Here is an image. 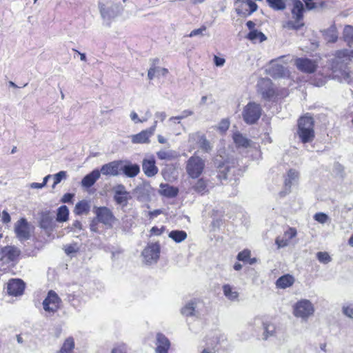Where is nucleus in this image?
Segmentation results:
<instances>
[{
	"label": "nucleus",
	"mask_w": 353,
	"mask_h": 353,
	"mask_svg": "<svg viewBox=\"0 0 353 353\" xmlns=\"http://www.w3.org/2000/svg\"><path fill=\"white\" fill-rule=\"evenodd\" d=\"M350 62L348 50L336 51L334 57L331 61V68L333 73L339 72L343 79L349 78L347 65Z\"/></svg>",
	"instance_id": "nucleus-1"
},
{
	"label": "nucleus",
	"mask_w": 353,
	"mask_h": 353,
	"mask_svg": "<svg viewBox=\"0 0 353 353\" xmlns=\"http://www.w3.org/2000/svg\"><path fill=\"white\" fill-rule=\"evenodd\" d=\"M297 134L303 143H310L314 140V119L312 117L304 116L299 119Z\"/></svg>",
	"instance_id": "nucleus-2"
},
{
	"label": "nucleus",
	"mask_w": 353,
	"mask_h": 353,
	"mask_svg": "<svg viewBox=\"0 0 353 353\" xmlns=\"http://www.w3.org/2000/svg\"><path fill=\"white\" fill-rule=\"evenodd\" d=\"M314 313L313 304L307 299H301L293 305V314L295 317L306 321Z\"/></svg>",
	"instance_id": "nucleus-3"
},
{
	"label": "nucleus",
	"mask_w": 353,
	"mask_h": 353,
	"mask_svg": "<svg viewBox=\"0 0 353 353\" xmlns=\"http://www.w3.org/2000/svg\"><path fill=\"white\" fill-rule=\"evenodd\" d=\"M262 114V108L255 102H249L243 108L242 117L245 123L252 125L256 123Z\"/></svg>",
	"instance_id": "nucleus-4"
},
{
	"label": "nucleus",
	"mask_w": 353,
	"mask_h": 353,
	"mask_svg": "<svg viewBox=\"0 0 353 353\" xmlns=\"http://www.w3.org/2000/svg\"><path fill=\"white\" fill-rule=\"evenodd\" d=\"M93 212L95 214L98 222L103 223L109 228H112L114 223L117 221V219L108 207L95 206Z\"/></svg>",
	"instance_id": "nucleus-5"
},
{
	"label": "nucleus",
	"mask_w": 353,
	"mask_h": 353,
	"mask_svg": "<svg viewBox=\"0 0 353 353\" xmlns=\"http://www.w3.org/2000/svg\"><path fill=\"white\" fill-rule=\"evenodd\" d=\"M205 168V161L199 157H191L187 161L186 171L192 179L200 176Z\"/></svg>",
	"instance_id": "nucleus-6"
},
{
	"label": "nucleus",
	"mask_w": 353,
	"mask_h": 353,
	"mask_svg": "<svg viewBox=\"0 0 353 353\" xmlns=\"http://www.w3.org/2000/svg\"><path fill=\"white\" fill-rule=\"evenodd\" d=\"M101 17L106 21V26H110L111 20L118 17L122 12V7L117 3L106 7L103 3L99 4Z\"/></svg>",
	"instance_id": "nucleus-7"
},
{
	"label": "nucleus",
	"mask_w": 353,
	"mask_h": 353,
	"mask_svg": "<svg viewBox=\"0 0 353 353\" xmlns=\"http://www.w3.org/2000/svg\"><path fill=\"white\" fill-rule=\"evenodd\" d=\"M61 303V300L58 294L54 291L50 290L42 305L45 312L51 315L59 310Z\"/></svg>",
	"instance_id": "nucleus-8"
},
{
	"label": "nucleus",
	"mask_w": 353,
	"mask_h": 353,
	"mask_svg": "<svg viewBox=\"0 0 353 353\" xmlns=\"http://www.w3.org/2000/svg\"><path fill=\"white\" fill-rule=\"evenodd\" d=\"M160 249L158 242L148 243L142 252L144 262L148 265L156 263L159 259Z\"/></svg>",
	"instance_id": "nucleus-9"
},
{
	"label": "nucleus",
	"mask_w": 353,
	"mask_h": 353,
	"mask_svg": "<svg viewBox=\"0 0 353 353\" xmlns=\"http://www.w3.org/2000/svg\"><path fill=\"white\" fill-rule=\"evenodd\" d=\"M112 191L114 192L113 199L116 204L122 208L126 207L131 196L130 192L126 190L125 187L123 184H118L113 187Z\"/></svg>",
	"instance_id": "nucleus-10"
},
{
	"label": "nucleus",
	"mask_w": 353,
	"mask_h": 353,
	"mask_svg": "<svg viewBox=\"0 0 353 353\" xmlns=\"http://www.w3.org/2000/svg\"><path fill=\"white\" fill-rule=\"evenodd\" d=\"M14 232L17 237L21 241H26L30 238V224L26 219L21 218L15 223Z\"/></svg>",
	"instance_id": "nucleus-11"
},
{
	"label": "nucleus",
	"mask_w": 353,
	"mask_h": 353,
	"mask_svg": "<svg viewBox=\"0 0 353 353\" xmlns=\"http://www.w3.org/2000/svg\"><path fill=\"white\" fill-rule=\"evenodd\" d=\"M157 121H154V124L149 128L142 130L137 134L132 135L131 141L133 143H148L150 137H151L156 130Z\"/></svg>",
	"instance_id": "nucleus-12"
},
{
	"label": "nucleus",
	"mask_w": 353,
	"mask_h": 353,
	"mask_svg": "<svg viewBox=\"0 0 353 353\" xmlns=\"http://www.w3.org/2000/svg\"><path fill=\"white\" fill-rule=\"evenodd\" d=\"M20 253V250L14 246H5L1 248L0 252L1 261L6 263L14 261L19 257Z\"/></svg>",
	"instance_id": "nucleus-13"
},
{
	"label": "nucleus",
	"mask_w": 353,
	"mask_h": 353,
	"mask_svg": "<svg viewBox=\"0 0 353 353\" xmlns=\"http://www.w3.org/2000/svg\"><path fill=\"white\" fill-rule=\"evenodd\" d=\"M26 284L20 279H10L7 285V291L10 295L17 296L23 294Z\"/></svg>",
	"instance_id": "nucleus-14"
},
{
	"label": "nucleus",
	"mask_w": 353,
	"mask_h": 353,
	"mask_svg": "<svg viewBox=\"0 0 353 353\" xmlns=\"http://www.w3.org/2000/svg\"><path fill=\"white\" fill-rule=\"evenodd\" d=\"M75 290L73 288L68 289L66 292V301L74 308H78L81 305L83 292L80 288L77 287Z\"/></svg>",
	"instance_id": "nucleus-15"
},
{
	"label": "nucleus",
	"mask_w": 353,
	"mask_h": 353,
	"mask_svg": "<svg viewBox=\"0 0 353 353\" xmlns=\"http://www.w3.org/2000/svg\"><path fill=\"white\" fill-rule=\"evenodd\" d=\"M295 64L299 70L306 73H312L316 68V62L307 58L296 59Z\"/></svg>",
	"instance_id": "nucleus-16"
},
{
	"label": "nucleus",
	"mask_w": 353,
	"mask_h": 353,
	"mask_svg": "<svg viewBox=\"0 0 353 353\" xmlns=\"http://www.w3.org/2000/svg\"><path fill=\"white\" fill-rule=\"evenodd\" d=\"M269 74L274 78L285 77L288 75V70L285 67L272 60L268 70Z\"/></svg>",
	"instance_id": "nucleus-17"
},
{
	"label": "nucleus",
	"mask_w": 353,
	"mask_h": 353,
	"mask_svg": "<svg viewBox=\"0 0 353 353\" xmlns=\"http://www.w3.org/2000/svg\"><path fill=\"white\" fill-rule=\"evenodd\" d=\"M152 188L149 185L138 186L134 190L137 199L140 202H148L151 200Z\"/></svg>",
	"instance_id": "nucleus-18"
},
{
	"label": "nucleus",
	"mask_w": 353,
	"mask_h": 353,
	"mask_svg": "<svg viewBox=\"0 0 353 353\" xmlns=\"http://www.w3.org/2000/svg\"><path fill=\"white\" fill-rule=\"evenodd\" d=\"M190 137L194 141H196L199 145V148L205 152H210L212 146L210 141L207 140L205 136L199 132L192 134Z\"/></svg>",
	"instance_id": "nucleus-19"
},
{
	"label": "nucleus",
	"mask_w": 353,
	"mask_h": 353,
	"mask_svg": "<svg viewBox=\"0 0 353 353\" xmlns=\"http://www.w3.org/2000/svg\"><path fill=\"white\" fill-rule=\"evenodd\" d=\"M156 162L153 158L145 159L143 160L142 169L144 174L148 177H152L156 175L159 171L158 168L155 165Z\"/></svg>",
	"instance_id": "nucleus-20"
},
{
	"label": "nucleus",
	"mask_w": 353,
	"mask_h": 353,
	"mask_svg": "<svg viewBox=\"0 0 353 353\" xmlns=\"http://www.w3.org/2000/svg\"><path fill=\"white\" fill-rule=\"evenodd\" d=\"M39 226L41 227V228L47 231L53 230L55 226V223L54 221L53 217L50 215V212L49 211L43 212L41 213L39 221Z\"/></svg>",
	"instance_id": "nucleus-21"
},
{
	"label": "nucleus",
	"mask_w": 353,
	"mask_h": 353,
	"mask_svg": "<svg viewBox=\"0 0 353 353\" xmlns=\"http://www.w3.org/2000/svg\"><path fill=\"white\" fill-rule=\"evenodd\" d=\"M199 304H201L200 301L191 300L181 309L182 314L185 316H196L199 314L198 306Z\"/></svg>",
	"instance_id": "nucleus-22"
},
{
	"label": "nucleus",
	"mask_w": 353,
	"mask_h": 353,
	"mask_svg": "<svg viewBox=\"0 0 353 353\" xmlns=\"http://www.w3.org/2000/svg\"><path fill=\"white\" fill-rule=\"evenodd\" d=\"M170 343L168 339L161 333L157 334L156 353H168Z\"/></svg>",
	"instance_id": "nucleus-23"
},
{
	"label": "nucleus",
	"mask_w": 353,
	"mask_h": 353,
	"mask_svg": "<svg viewBox=\"0 0 353 353\" xmlns=\"http://www.w3.org/2000/svg\"><path fill=\"white\" fill-rule=\"evenodd\" d=\"M215 166L219 170V178L226 179L227 174L230 171V166L228 161H223L222 157H216L214 161Z\"/></svg>",
	"instance_id": "nucleus-24"
},
{
	"label": "nucleus",
	"mask_w": 353,
	"mask_h": 353,
	"mask_svg": "<svg viewBox=\"0 0 353 353\" xmlns=\"http://www.w3.org/2000/svg\"><path fill=\"white\" fill-rule=\"evenodd\" d=\"M100 177V172L99 170L96 169L92 171L90 173L85 175L82 181H81V185L85 188H90L92 186L95 182L99 179Z\"/></svg>",
	"instance_id": "nucleus-25"
},
{
	"label": "nucleus",
	"mask_w": 353,
	"mask_h": 353,
	"mask_svg": "<svg viewBox=\"0 0 353 353\" xmlns=\"http://www.w3.org/2000/svg\"><path fill=\"white\" fill-rule=\"evenodd\" d=\"M119 163L117 161H112L110 163L104 164L102 165L100 174L102 173L103 175H111L117 176L119 174Z\"/></svg>",
	"instance_id": "nucleus-26"
},
{
	"label": "nucleus",
	"mask_w": 353,
	"mask_h": 353,
	"mask_svg": "<svg viewBox=\"0 0 353 353\" xmlns=\"http://www.w3.org/2000/svg\"><path fill=\"white\" fill-rule=\"evenodd\" d=\"M299 172L293 169H291L288 171L287 176L285 179V189L286 190V193L289 192L290 191V188L292 185L297 181L299 179Z\"/></svg>",
	"instance_id": "nucleus-27"
},
{
	"label": "nucleus",
	"mask_w": 353,
	"mask_h": 353,
	"mask_svg": "<svg viewBox=\"0 0 353 353\" xmlns=\"http://www.w3.org/2000/svg\"><path fill=\"white\" fill-rule=\"evenodd\" d=\"M303 4L301 0H293L292 1V14L294 19L301 21L303 17Z\"/></svg>",
	"instance_id": "nucleus-28"
},
{
	"label": "nucleus",
	"mask_w": 353,
	"mask_h": 353,
	"mask_svg": "<svg viewBox=\"0 0 353 353\" xmlns=\"http://www.w3.org/2000/svg\"><path fill=\"white\" fill-rule=\"evenodd\" d=\"M294 283V278L290 274H285L279 277L276 281L277 288L285 289L292 286Z\"/></svg>",
	"instance_id": "nucleus-29"
},
{
	"label": "nucleus",
	"mask_w": 353,
	"mask_h": 353,
	"mask_svg": "<svg viewBox=\"0 0 353 353\" xmlns=\"http://www.w3.org/2000/svg\"><path fill=\"white\" fill-rule=\"evenodd\" d=\"M121 170L125 176L130 178L136 176L140 172L139 165L131 163L125 164Z\"/></svg>",
	"instance_id": "nucleus-30"
},
{
	"label": "nucleus",
	"mask_w": 353,
	"mask_h": 353,
	"mask_svg": "<svg viewBox=\"0 0 353 353\" xmlns=\"http://www.w3.org/2000/svg\"><path fill=\"white\" fill-rule=\"evenodd\" d=\"M233 140L238 147L248 148L251 141L239 132H235L233 135Z\"/></svg>",
	"instance_id": "nucleus-31"
},
{
	"label": "nucleus",
	"mask_w": 353,
	"mask_h": 353,
	"mask_svg": "<svg viewBox=\"0 0 353 353\" xmlns=\"http://www.w3.org/2000/svg\"><path fill=\"white\" fill-rule=\"evenodd\" d=\"M74 341L72 337L67 338L57 353H74Z\"/></svg>",
	"instance_id": "nucleus-32"
},
{
	"label": "nucleus",
	"mask_w": 353,
	"mask_h": 353,
	"mask_svg": "<svg viewBox=\"0 0 353 353\" xmlns=\"http://www.w3.org/2000/svg\"><path fill=\"white\" fill-rule=\"evenodd\" d=\"M90 209V205L89 201L86 200H82L78 202L74 208V212L77 214L81 215L83 214H88Z\"/></svg>",
	"instance_id": "nucleus-33"
},
{
	"label": "nucleus",
	"mask_w": 353,
	"mask_h": 353,
	"mask_svg": "<svg viewBox=\"0 0 353 353\" xmlns=\"http://www.w3.org/2000/svg\"><path fill=\"white\" fill-rule=\"evenodd\" d=\"M160 193H161V194H162L166 197L173 198L177 195L178 190L176 188L170 186L168 184L161 185Z\"/></svg>",
	"instance_id": "nucleus-34"
},
{
	"label": "nucleus",
	"mask_w": 353,
	"mask_h": 353,
	"mask_svg": "<svg viewBox=\"0 0 353 353\" xmlns=\"http://www.w3.org/2000/svg\"><path fill=\"white\" fill-rule=\"evenodd\" d=\"M157 156L161 160L170 161L175 159L177 154L172 150H161L157 152Z\"/></svg>",
	"instance_id": "nucleus-35"
},
{
	"label": "nucleus",
	"mask_w": 353,
	"mask_h": 353,
	"mask_svg": "<svg viewBox=\"0 0 353 353\" xmlns=\"http://www.w3.org/2000/svg\"><path fill=\"white\" fill-rule=\"evenodd\" d=\"M168 236L176 243H181L187 238V233L183 230H172Z\"/></svg>",
	"instance_id": "nucleus-36"
},
{
	"label": "nucleus",
	"mask_w": 353,
	"mask_h": 353,
	"mask_svg": "<svg viewBox=\"0 0 353 353\" xmlns=\"http://www.w3.org/2000/svg\"><path fill=\"white\" fill-rule=\"evenodd\" d=\"M247 38L253 42H256V41H259V42H263L265 41L267 39L265 35L263 32L258 31L257 30H253L250 31L248 33Z\"/></svg>",
	"instance_id": "nucleus-37"
},
{
	"label": "nucleus",
	"mask_w": 353,
	"mask_h": 353,
	"mask_svg": "<svg viewBox=\"0 0 353 353\" xmlns=\"http://www.w3.org/2000/svg\"><path fill=\"white\" fill-rule=\"evenodd\" d=\"M223 291L224 295L230 301L237 299L239 294L229 284H225L223 286Z\"/></svg>",
	"instance_id": "nucleus-38"
},
{
	"label": "nucleus",
	"mask_w": 353,
	"mask_h": 353,
	"mask_svg": "<svg viewBox=\"0 0 353 353\" xmlns=\"http://www.w3.org/2000/svg\"><path fill=\"white\" fill-rule=\"evenodd\" d=\"M69 210L67 206L61 205L57 210V221L58 222H65L68 219Z\"/></svg>",
	"instance_id": "nucleus-39"
},
{
	"label": "nucleus",
	"mask_w": 353,
	"mask_h": 353,
	"mask_svg": "<svg viewBox=\"0 0 353 353\" xmlns=\"http://www.w3.org/2000/svg\"><path fill=\"white\" fill-rule=\"evenodd\" d=\"M266 2L274 10H283L286 8L284 0H266Z\"/></svg>",
	"instance_id": "nucleus-40"
},
{
	"label": "nucleus",
	"mask_w": 353,
	"mask_h": 353,
	"mask_svg": "<svg viewBox=\"0 0 353 353\" xmlns=\"http://www.w3.org/2000/svg\"><path fill=\"white\" fill-rule=\"evenodd\" d=\"M193 189L195 192L203 194L207 192L206 181L203 179H199L193 186Z\"/></svg>",
	"instance_id": "nucleus-41"
},
{
	"label": "nucleus",
	"mask_w": 353,
	"mask_h": 353,
	"mask_svg": "<svg viewBox=\"0 0 353 353\" xmlns=\"http://www.w3.org/2000/svg\"><path fill=\"white\" fill-rule=\"evenodd\" d=\"M264 329V339H267L269 336H272L274 334L276 331V327L274 324L270 323H263Z\"/></svg>",
	"instance_id": "nucleus-42"
},
{
	"label": "nucleus",
	"mask_w": 353,
	"mask_h": 353,
	"mask_svg": "<svg viewBox=\"0 0 353 353\" xmlns=\"http://www.w3.org/2000/svg\"><path fill=\"white\" fill-rule=\"evenodd\" d=\"M303 26L304 23H302L301 21H298L297 19H295V21L290 20L285 22V24H283V28L288 30H298Z\"/></svg>",
	"instance_id": "nucleus-43"
},
{
	"label": "nucleus",
	"mask_w": 353,
	"mask_h": 353,
	"mask_svg": "<svg viewBox=\"0 0 353 353\" xmlns=\"http://www.w3.org/2000/svg\"><path fill=\"white\" fill-rule=\"evenodd\" d=\"M265 83L268 88L265 89H261V93L264 99H270L274 95V90L270 85L271 84L270 81L267 80Z\"/></svg>",
	"instance_id": "nucleus-44"
},
{
	"label": "nucleus",
	"mask_w": 353,
	"mask_h": 353,
	"mask_svg": "<svg viewBox=\"0 0 353 353\" xmlns=\"http://www.w3.org/2000/svg\"><path fill=\"white\" fill-rule=\"evenodd\" d=\"M343 38L348 43H353V27L346 26L343 30Z\"/></svg>",
	"instance_id": "nucleus-45"
},
{
	"label": "nucleus",
	"mask_w": 353,
	"mask_h": 353,
	"mask_svg": "<svg viewBox=\"0 0 353 353\" xmlns=\"http://www.w3.org/2000/svg\"><path fill=\"white\" fill-rule=\"evenodd\" d=\"M318 260L323 263H328L331 261V257L327 252H319L316 254Z\"/></svg>",
	"instance_id": "nucleus-46"
},
{
	"label": "nucleus",
	"mask_w": 353,
	"mask_h": 353,
	"mask_svg": "<svg viewBox=\"0 0 353 353\" xmlns=\"http://www.w3.org/2000/svg\"><path fill=\"white\" fill-rule=\"evenodd\" d=\"M314 219L321 223H325L329 220V216L323 212H317L314 215Z\"/></svg>",
	"instance_id": "nucleus-47"
},
{
	"label": "nucleus",
	"mask_w": 353,
	"mask_h": 353,
	"mask_svg": "<svg viewBox=\"0 0 353 353\" xmlns=\"http://www.w3.org/2000/svg\"><path fill=\"white\" fill-rule=\"evenodd\" d=\"M250 254L251 253L250 250H244L238 254L237 259L243 262H246L250 259Z\"/></svg>",
	"instance_id": "nucleus-48"
},
{
	"label": "nucleus",
	"mask_w": 353,
	"mask_h": 353,
	"mask_svg": "<svg viewBox=\"0 0 353 353\" xmlns=\"http://www.w3.org/2000/svg\"><path fill=\"white\" fill-rule=\"evenodd\" d=\"M193 114V112L190 110H183L181 114L176 117H172L170 118V121H174V120H181L189 116H191Z\"/></svg>",
	"instance_id": "nucleus-49"
},
{
	"label": "nucleus",
	"mask_w": 353,
	"mask_h": 353,
	"mask_svg": "<svg viewBox=\"0 0 353 353\" xmlns=\"http://www.w3.org/2000/svg\"><path fill=\"white\" fill-rule=\"evenodd\" d=\"M67 177V172L65 171H60L58 173L53 175L54 181V185L59 183L63 179H65Z\"/></svg>",
	"instance_id": "nucleus-50"
},
{
	"label": "nucleus",
	"mask_w": 353,
	"mask_h": 353,
	"mask_svg": "<svg viewBox=\"0 0 353 353\" xmlns=\"http://www.w3.org/2000/svg\"><path fill=\"white\" fill-rule=\"evenodd\" d=\"M327 40L329 42H335L337 40V35L334 30H328L325 32Z\"/></svg>",
	"instance_id": "nucleus-51"
},
{
	"label": "nucleus",
	"mask_w": 353,
	"mask_h": 353,
	"mask_svg": "<svg viewBox=\"0 0 353 353\" xmlns=\"http://www.w3.org/2000/svg\"><path fill=\"white\" fill-rule=\"evenodd\" d=\"M245 3L250 8L248 14H252L254 12L257 10L258 6L253 0H245Z\"/></svg>",
	"instance_id": "nucleus-52"
},
{
	"label": "nucleus",
	"mask_w": 353,
	"mask_h": 353,
	"mask_svg": "<svg viewBox=\"0 0 353 353\" xmlns=\"http://www.w3.org/2000/svg\"><path fill=\"white\" fill-rule=\"evenodd\" d=\"M288 242H289L288 239H287L285 236H283L282 238L279 236L276 239V241H275V243L277 245L279 248H284V247L287 246L288 245Z\"/></svg>",
	"instance_id": "nucleus-53"
},
{
	"label": "nucleus",
	"mask_w": 353,
	"mask_h": 353,
	"mask_svg": "<svg viewBox=\"0 0 353 353\" xmlns=\"http://www.w3.org/2000/svg\"><path fill=\"white\" fill-rule=\"evenodd\" d=\"M230 127V121L228 119H223L219 124V130L221 132H225Z\"/></svg>",
	"instance_id": "nucleus-54"
},
{
	"label": "nucleus",
	"mask_w": 353,
	"mask_h": 353,
	"mask_svg": "<svg viewBox=\"0 0 353 353\" xmlns=\"http://www.w3.org/2000/svg\"><path fill=\"white\" fill-rule=\"evenodd\" d=\"M206 26H202L200 28L194 29L190 32L188 37H193L198 35H203V32L206 30Z\"/></svg>",
	"instance_id": "nucleus-55"
},
{
	"label": "nucleus",
	"mask_w": 353,
	"mask_h": 353,
	"mask_svg": "<svg viewBox=\"0 0 353 353\" xmlns=\"http://www.w3.org/2000/svg\"><path fill=\"white\" fill-rule=\"evenodd\" d=\"M296 235V230L294 228H290L285 232L284 236L290 241Z\"/></svg>",
	"instance_id": "nucleus-56"
},
{
	"label": "nucleus",
	"mask_w": 353,
	"mask_h": 353,
	"mask_svg": "<svg viewBox=\"0 0 353 353\" xmlns=\"http://www.w3.org/2000/svg\"><path fill=\"white\" fill-rule=\"evenodd\" d=\"M78 249L77 244L68 245L65 248V252L68 255L77 252Z\"/></svg>",
	"instance_id": "nucleus-57"
},
{
	"label": "nucleus",
	"mask_w": 353,
	"mask_h": 353,
	"mask_svg": "<svg viewBox=\"0 0 353 353\" xmlns=\"http://www.w3.org/2000/svg\"><path fill=\"white\" fill-rule=\"evenodd\" d=\"M111 353H127V348L125 345H119L112 350Z\"/></svg>",
	"instance_id": "nucleus-58"
},
{
	"label": "nucleus",
	"mask_w": 353,
	"mask_h": 353,
	"mask_svg": "<svg viewBox=\"0 0 353 353\" xmlns=\"http://www.w3.org/2000/svg\"><path fill=\"white\" fill-rule=\"evenodd\" d=\"M343 313L350 318L353 319V305H350L343 308Z\"/></svg>",
	"instance_id": "nucleus-59"
},
{
	"label": "nucleus",
	"mask_w": 353,
	"mask_h": 353,
	"mask_svg": "<svg viewBox=\"0 0 353 353\" xmlns=\"http://www.w3.org/2000/svg\"><path fill=\"white\" fill-rule=\"evenodd\" d=\"M164 230H165V227H163V226L161 227V228H159L157 226H154L151 228L150 233H151V235L159 236L163 233Z\"/></svg>",
	"instance_id": "nucleus-60"
},
{
	"label": "nucleus",
	"mask_w": 353,
	"mask_h": 353,
	"mask_svg": "<svg viewBox=\"0 0 353 353\" xmlns=\"http://www.w3.org/2000/svg\"><path fill=\"white\" fill-rule=\"evenodd\" d=\"M214 63L216 66L221 67L225 63V59L224 58H221L215 55L214 57Z\"/></svg>",
	"instance_id": "nucleus-61"
},
{
	"label": "nucleus",
	"mask_w": 353,
	"mask_h": 353,
	"mask_svg": "<svg viewBox=\"0 0 353 353\" xmlns=\"http://www.w3.org/2000/svg\"><path fill=\"white\" fill-rule=\"evenodd\" d=\"M305 3L306 8L308 10H313L316 8V3L313 2V0H303Z\"/></svg>",
	"instance_id": "nucleus-62"
},
{
	"label": "nucleus",
	"mask_w": 353,
	"mask_h": 353,
	"mask_svg": "<svg viewBox=\"0 0 353 353\" xmlns=\"http://www.w3.org/2000/svg\"><path fill=\"white\" fill-rule=\"evenodd\" d=\"M73 196H74L73 194L66 193L63 196L61 201L62 203H71Z\"/></svg>",
	"instance_id": "nucleus-63"
},
{
	"label": "nucleus",
	"mask_w": 353,
	"mask_h": 353,
	"mask_svg": "<svg viewBox=\"0 0 353 353\" xmlns=\"http://www.w3.org/2000/svg\"><path fill=\"white\" fill-rule=\"evenodd\" d=\"M157 72V68H156L154 66V67H151L148 70V79H150V80L153 79Z\"/></svg>",
	"instance_id": "nucleus-64"
}]
</instances>
